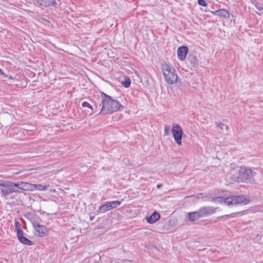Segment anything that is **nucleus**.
Segmentation results:
<instances>
[{"instance_id": "obj_1", "label": "nucleus", "mask_w": 263, "mask_h": 263, "mask_svg": "<svg viewBox=\"0 0 263 263\" xmlns=\"http://www.w3.org/2000/svg\"><path fill=\"white\" fill-rule=\"evenodd\" d=\"M101 102L100 106H102V107L98 115L107 114L124 108V106L118 101L113 99L104 92H101Z\"/></svg>"}, {"instance_id": "obj_2", "label": "nucleus", "mask_w": 263, "mask_h": 263, "mask_svg": "<svg viewBox=\"0 0 263 263\" xmlns=\"http://www.w3.org/2000/svg\"><path fill=\"white\" fill-rule=\"evenodd\" d=\"M209 201L214 203H224L229 206L246 205L250 202L249 198L243 195H233L227 198L223 197H212Z\"/></svg>"}, {"instance_id": "obj_3", "label": "nucleus", "mask_w": 263, "mask_h": 263, "mask_svg": "<svg viewBox=\"0 0 263 263\" xmlns=\"http://www.w3.org/2000/svg\"><path fill=\"white\" fill-rule=\"evenodd\" d=\"M255 174L256 173L252 169L241 166L235 174H232L231 179L234 182H251L254 180Z\"/></svg>"}, {"instance_id": "obj_4", "label": "nucleus", "mask_w": 263, "mask_h": 263, "mask_svg": "<svg viewBox=\"0 0 263 263\" xmlns=\"http://www.w3.org/2000/svg\"><path fill=\"white\" fill-rule=\"evenodd\" d=\"M161 67L165 81L170 84L176 83L178 80L176 70L166 63H162Z\"/></svg>"}, {"instance_id": "obj_5", "label": "nucleus", "mask_w": 263, "mask_h": 263, "mask_svg": "<svg viewBox=\"0 0 263 263\" xmlns=\"http://www.w3.org/2000/svg\"><path fill=\"white\" fill-rule=\"evenodd\" d=\"M121 203V202L120 201H107L105 203L101 206H100L98 211H97V214L99 213H104L109 210L115 209L118 206H119Z\"/></svg>"}, {"instance_id": "obj_6", "label": "nucleus", "mask_w": 263, "mask_h": 263, "mask_svg": "<svg viewBox=\"0 0 263 263\" xmlns=\"http://www.w3.org/2000/svg\"><path fill=\"white\" fill-rule=\"evenodd\" d=\"M32 224L34 230V234L39 237L46 236L48 234L49 230L46 227L40 224L35 221H32Z\"/></svg>"}, {"instance_id": "obj_7", "label": "nucleus", "mask_w": 263, "mask_h": 263, "mask_svg": "<svg viewBox=\"0 0 263 263\" xmlns=\"http://www.w3.org/2000/svg\"><path fill=\"white\" fill-rule=\"evenodd\" d=\"M172 132L175 141L178 144L180 145L182 143V137L183 130L178 124H175L172 127Z\"/></svg>"}, {"instance_id": "obj_8", "label": "nucleus", "mask_w": 263, "mask_h": 263, "mask_svg": "<svg viewBox=\"0 0 263 263\" xmlns=\"http://www.w3.org/2000/svg\"><path fill=\"white\" fill-rule=\"evenodd\" d=\"M218 208L211 206H202L199 209L201 218L206 217L216 212Z\"/></svg>"}, {"instance_id": "obj_9", "label": "nucleus", "mask_w": 263, "mask_h": 263, "mask_svg": "<svg viewBox=\"0 0 263 263\" xmlns=\"http://www.w3.org/2000/svg\"><path fill=\"white\" fill-rule=\"evenodd\" d=\"M37 4L39 7H48L52 6L54 7H57L56 0H37Z\"/></svg>"}, {"instance_id": "obj_10", "label": "nucleus", "mask_w": 263, "mask_h": 263, "mask_svg": "<svg viewBox=\"0 0 263 263\" xmlns=\"http://www.w3.org/2000/svg\"><path fill=\"white\" fill-rule=\"evenodd\" d=\"M187 51L188 48L186 46H182L179 47L177 51L178 59L180 61L184 60L186 58Z\"/></svg>"}, {"instance_id": "obj_11", "label": "nucleus", "mask_w": 263, "mask_h": 263, "mask_svg": "<svg viewBox=\"0 0 263 263\" xmlns=\"http://www.w3.org/2000/svg\"><path fill=\"white\" fill-rule=\"evenodd\" d=\"M24 232H20L17 234V237L21 243L27 246H32L33 243L32 241L24 236Z\"/></svg>"}, {"instance_id": "obj_12", "label": "nucleus", "mask_w": 263, "mask_h": 263, "mask_svg": "<svg viewBox=\"0 0 263 263\" xmlns=\"http://www.w3.org/2000/svg\"><path fill=\"white\" fill-rule=\"evenodd\" d=\"M1 192L4 196H8L14 193H20L18 190H14L11 182L8 184L7 187L1 189Z\"/></svg>"}, {"instance_id": "obj_13", "label": "nucleus", "mask_w": 263, "mask_h": 263, "mask_svg": "<svg viewBox=\"0 0 263 263\" xmlns=\"http://www.w3.org/2000/svg\"><path fill=\"white\" fill-rule=\"evenodd\" d=\"M213 15L224 18H228L230 17L229 11L224 9H220L212 12Z\"/></svg>"}, {"instance_id": "obj_14", "label": "nucleus", "mask_w": 263, "mask_h": 263, "mask_svg": "<svg viewBox=\"0 0 263 263\" xmlns=\"http://www.w3.org/2000/svg\"><path fill=\"white\" fill-rule=\"evenodd\" d=\"M160 218V214L157 212H154L150 216L146 217V221L150 224H153Z\"/></svg>"}, {"instance_id": "obj_15", "label": "nucleus", "mask_w": 263, "mask_h": 263, "mask_svg": "<svg viewBox=\"0 0 263 263\" xmlns=\"http://www.w3.org/2000/svg\"><path fill=\"white\" fill-rule=\"evenodd\" d=\"M246 212L245 211H240V212L233 213H231L230 214H228V215H225L219 216L217 218V220H215L214 222H217L218 221V220H221L222 219H224L226 218L235 217L236 216L242 215L243 214H246Z\"/></svg>"}, {"instance_id": "obj_16", "label": "nucleus", "mask_w": 263, "mask_h": 263, "mask_svg": "<svg viewBox=\"0 0 263 263\" xmlns=\"http://www.w3.org/2000/svg\"><path fill=\"white\" fill-rule=\"evenodd\" d=\"M201 218V216L199 210L198 211L189 212L188 213V218L191 221H195Z\"/></svg>"}, {"instance_id": "obj_17", "label": "nucleus", "mask_w": 263, "mask_h": 263, "mask_svg": "<svg viewBox=\"0 0 263 263\" xmlns=\"http://www.w3.org/2000/svg\"><path fill=\"white\" fill-rule=\"evenodd\" d=\"M189 62L192 64V66L194 67H196L198 64V60L196 56L193 55H190L187 58Z\"/></svg>"}, {"instance_id": "obj_18", "label": "nucleus", "mask_w": 263, "mask_h": 263, "mask_svg": "<svg viewBox=\"0 0 263 263\" xmlns=\"http://www.w3.org/2000/svg\"><path fill=\"white\" fill-rule=\"evenodd\" d=\"M48 186H45L43 185L40 184H34V191L35 190H38V191H46L47 190Z\"/></svg>"}, {"instance_id": "obj_19", "label": "nucleus", "mask_w": 263, "mask_h": 263, "mask_svg": "<svg viewBox=\"0 0 263 263\" xmlns=\"http://www.w3.org/2000/svg\"><path fill=\"white\" fill-rule=\"evenodd\" d=\"M131 84V81L129 78L126 77L124 81L122 82V84L125 88H128L130 87Z\"/></svg>"}, {"instance_id": "obj_20", "label": "nucleus", "mask_w": 263, "mask_h": 263, "mask_svg": "<svg viewBox=\"0 0 263 263\" xmlns=\"http://www.w3.org/2000/svg\"><path fill=\"white\" fill-rule=\"evenodd\" d=\"M15 227L16 229V231L17 232V234H19L20 232H23V231L22 230L21 227V223L18 222V221L15 220Z\"/></svg>"}, {"instance_id": "obj_21", "label": "nucleus", "mask_w": 263, "mask_h": 263, "mask_svg": "<svg viewBox=\"0 0 263 263\" xmlns=\"http://www.w3.org/2000/svg\"><path fill=\"white\" fill-rule=\"evenodd\" d=\"M82 106L83 107H87L90 108L92 112H95L94 108L92 107L91 105H90L88 102L84 101L82 103Z\"/></svg>"}, {"instance_id": "obj_22", "label": "nucleus", "mask_w": 263, "mask_h": 263, "mask_svg": "<svg viewBox=\"0 0 263 263\" xmlns=\"http://www.w3.org/2000/svg\"><path fill=\"white\" fill-rule=\"evenodd\" d=\"M25 191H34V184H31L30 183L27 182V184L26 186Z\"/></svg>"}, {"instance_id": "obj_23", "label": "nucleus", "mask_w": 263, "mask_h": 263, "mask_svg": "<svg viewBox=\"0 0 263 263\" xmlns=\"http://www.w3.org/2000/svg\"><path fill=\"white\" fill-rule=\"evenodd\" d=\"M12 185L14 189V190H18V189H20V182L18 183H14L11 182Z\"/></svg>"}, {"instance_id": "obj_24", "label": "nucleus", "mask_w": 263, "mask_h": 263, "mask_svg": "<svg viewBox=\"0 0 263 263\" xmlns=\"http://www.w3.org/2000/svg\"><path fill=\"white\" fill-rule=\"evenodd\" d=\"M197 2L199 5L203 7H206L208 4L204 0H197Z\"/></svg>"}, {"instance_id": "obj_25", "label": "nucleus", "mask_w": 263, "mask_h": 263, "mask_svg": "<svg viewBox=\"0 0 263 263\" xmlns=\"http://www.w3.org/2000/svg\"><path fill=\"white\" fill-rule=\"evenodd\" d=\"M26 184H27V182H20V190H24L25 191L26 190Z\"/></svg>"}, {"instance_id": "obj_26", "label": "nucleus", "mask_w": 263, "mask_h": 263, "mask_svg": "<svg viewBox=\"0 0 263 263\" xmlns=\"http://www.w3.org/2000/svg\"><path fill=\"white\" fill-rule=\"evenodd\" d=\"M10 182V181H5L4 182H2L0 183V186L3 187L4 189H6L7 187L8 184Z\"/></svg>"}, {"instance_id": "obj_27", "label": "nucleus", "mask_w": 263, "mask_h": 263, "mask_svg": "<svg viewBox=\"0 0 263 263\" xmlns=\"http://www.w3.org/2000/svg\"><path fill=\"white\" fill-rule=\"evenodd\" d=\"M254 6L258 10L260 11L263 10V8L261 7V4H259L258 2L257 3V4H255Z\"/></svg>"}, {"instance_id": "obj_28", "label": "nucleus", "mask_w": 263, "mask_h": 263, "mask_svg": "<svg viewBox=\"0 0 263 263\" xmlns=\"http://www.w3.org/2000/svg\"><path fill=\"white\" fill-rule=\"evenodd\" d=\"M0 74L1 76H3V78H6L8 77V75H7L3 69L0 67Z\"/></svg>"}, {"instance_id": "obj_29", "label": "nucleus", "mask_w": 263, "mask_h": 263, "mask_svg": "<svg viewBox=\"0 0 263 263\" xmlns=\"http://www.w3.org/2000/svg\"><path fill=\"white\" fill-rule=\"evenodd\" d=\"M168 130H167V126H165V128H164V135L167 136L168 135Z\"/></svg>"}, {"instance_id": "obj_30", "label": "nucleus", "mask_w": 263, "mask_h": 263, "mask_svg": "<svg viewBox=\"0 0 263 263\" xmlns=\"http://www.w3.org/2000/svg\"><path fill=\"white\" fill-rule=\"evenodd\" d=\"M10 63L7 61H4L3 62V66L4 65H6V66L10 65Z\"/></svg>"}, {"instance_id": "obj_31", "label": "nucleus", "mask_w": 263, "mask_h": 263, "mask_svg": "<svg viewBox=\"0 0 263 263\" xmlns=\"http://www.w3.org/2000/svg\"><path fill=\"white\" fill-rule=\"evenodd\" d=\"M223 125V124L220 122H218L217 123V126L221 129H222V126Z\"/></svg>"}, {"instance_id": "obj_32", "label": "nucleus", "mask_w": 263, "mask_h": 263, "mask_svg": "<svg viewBox=\"0 0 263 263\" xmlns=\"http://www.w3.org/2000/svg\"><path fill=\"white\" fill-rule=\"evenodd\" d=\"M100 104L99 105L96 104L94 108V111L95 112H96L98 110L99 107H100Z\"/></svg>"}, {"instance_id": "obj_33", "label": "nucleus", "mask_w": 263, "mask_h": 263, "mask_svg": "<svg viewBox=\"0 0 263 263\" xmlns=\"http://www.w3.org/2000/svg\"><path fill=\"white\" fill-rule=\"evenodd\" d=\"M251 3L253 5H255V4H257L258 3L257 0H250Z\"/></svg>"}, {"instance_id": "obj_34", "label": "nucleus", "mask_w": 263, "mask_h": 263, "mask_svg": "<svg viewBox=\"0 0 263 263\" xmlns=\"http://www.w3.org/2000/svg\"><path fill=\"white\" fill-rule=\"evenodd\" d=\"M204 197L203 196V194L202 193H200V194H198V198H203Z\"/></svg>"}, {"instance_id": "obj_35", "label": "nucleus", "mask_w": 263, "mask_h": 263, "mask_svg": "<svg viewBox=\"0 0 263 263\" xmlns=\"http://www.w3.org/2000/svg\"><path fill=\"white\" fill-rule=\"evenodd\" d=\"M162 186V184H158L157 185V188H158V189H160Z\"/></svg>"}, {"instance_id": "obj_36", "label": "nucleus", "mask_w": 263, "mask_h": 263, "mask_svg": "<svg viewBox=\"0 0 263 263\" xmlns=\"http://www.w3.org/2000/svg\"><path fill=\"white\" fill-rule=\"evenodd\" d=\"M8 77L9 78V79H11V80L13 79V77L12 76H8Z\"/></svg>"}, {"instance_id": "obj_37", "label": "nucleus", "mask_w": 263, "mask_h": 263, "mask_svg": "<svg viewBox=\"0 0 263 263\" xmlns=\"http://www.w3.org/2000/svg\"><path fill=\"white\" fill-rule=\"evenodd\" d=\"M93 219H94V216H93V217H90V220L91 221L93 220Z\"/></svg>"}, {"instance_id": "obj_38", "label": "nucleus", "mask_w": 263, "mask_h": 263, "mask_svg": "<svg viewBox=\"0 0 263 263\" xmlns=\"http://www.w3.org/2000/svg\"><path fill=\"white\" fill-rule=\"evenodd\" d=\"M20 173V172H16V173H14V175H17Z\"/></svg>"}, {"instance_id": "obj_39", "label": "nucleus", "mask_w": 263, "mask_h": 263, "mask_svg": "<svg viewBox=\"0 0 263 263\" xmlns=\"http://www.w3.org/2000/svg\"><path fill=\"white\" fill-rule=\"evenodd\" d=\"M229 127L228 126L226 127V128H227V130L229 129Z\"/></svg>"}]
</instances>
